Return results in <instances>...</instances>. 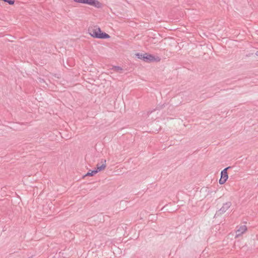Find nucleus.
<instances>
[{
    "instance_id": "obj_1",
    "label": "nucleus",
    "mask_w": 258,
    "mask_h": 258,
    "mask_svg": "<svg viewBox=\"0 0 258 258\" xmlns=\"http://www.w3.org/2000/svg\"><path fill=\"white\" fill-rule=\"evenodd\" d=\"M88 33L92 38L100 39H107L110 36L103 31L100 27L96 25H90L88 28Z\"/></svg>"
},
{
    "instance_id": "obj_2",
    "label": "nucleus",
    "mask_w": 258,
    "mask_h": 258,
    "mask_svg": "<svg viewBox=\"0 0 258 258\" xmlns=\"http://www.w3.org/2000/svg\"><path fill=\"white\" fill-rule=\"evenodd\" d=\"M76 3L86 4L96 8L102 7V4L98 0H73Z\"/></svg>"
},
{
    "instance_id": "obj_3",
    "label": "nucleus",
    "mask_w": 258,
    "mask_h": 258,
    "mask_svg": "<svg viewBox=\"0 0 258 258\" xmlns=\"http://www.w3.org/2000/svg\"><path fill=\"white\" fill-rule=\"evenodd\" d=\"M247 230V226L245 225H240L236 227L235 231V237L241 236Z\"/></svg>"
},
{
    "instance_id": "obj_4",
    "label": "nucleus",
    "mask_w": 258,
    "mask_h": 258,
    "mask_svg": "<svg viewBox=\"0 0 258 258\" xmlns=\"http://www.w3.org/2000/svg\"><path fill=\"white\" fill-rule=\"evenodd\" d=\"M229 168V167H227L223 169L221 172V177L219 180V183L220 184H224L228 178V175L227 173V170Z\"/></svg>"
},
{
    "instance_id": "obj_5",
    "label": "nucleus",
    "mask_w": 258,
    "mask_h": 258,
    "mask_svg": "<svg viewBox=\"0 0 258 258\" xmlns=\"http://www.w3.org/2000/svg\"><path fill=\"white\" fill-rule=\"evenodd\" d=\"M144 60L148 62L153 61L158 62L160 60V58L159 57H155L151 54L145 53Z\"/></svg>"
},
{
    "instance_id": "obj_6",
    "label": "nucleus",
    "mask_w": 258,
    "mask_h": 258,
    "mask_svg": "<svg viewBox=\"0 0 258 258\" xmlns=\"http://www.w3.org/2000/svg\"><path fill=\"white\" fill-rule=\"evenodd\" d=\"M106 167V161L104 160L101 164H97L96 166V171H97V173L99 171L104 170Z\"/></svg>"
},
{
    "instance_id": "obj_7",
    "label": "nucleus",
    "mask_w": 258,
    "mask_h": 258,
    "mask_svg": "<svg viewBox=\"0 0 258 258\" xmlns=\"http://www.w3.org/2000/svg\"><path fill=\"white\" fill-rule=\"evenodd\" d=\"M230 206L231 204L229 202L224 204L221 208V211L222 212H225L230 208Z\"/></svg>"
},
{
    "instance_id": "obj_8",
    "label": "nucleus",
    "mask_w": 258,
    "mask_h": 258,
    "mask_svg": "<svg viewBox=\"0 0 258 258\" xmlns=\"http://www.w3.org/2000/svg\"><path fill=\"white\" fill-rule=\"evenodd\" d=\"M97 173V171H96V170L90 171L84 176V177L88 176H92L94 175L95 174H96Z\"/></svg>"
},
{
    "instance_id": "obj_9",
    "label": "nucleus",
    "mask_w": 258,
    "mask_h": 258,
    "mask_svg": "<svg viewBox=\"0 0 258 258\" xmlns=\"http://www.w3.org/2000/svg\"><path fill=\"white\" fill-rule=\"evenodd\" d=\"M135 55L138 58L144 60L145 57V53H138Z\"/></svg>"
},
{
    "instance_id": "obj_10",
    "label": "nucleus",
    "mask_w": 258,
    "mask_h": 258,
    "mask_svg": "<svg viewBox=\"0 0 258 258\" xmlns=\"http://www.w3.org/2000/svg\"><path fill=\"white\" fill-rule=\"evenodd\" d=\"M256 55L258 56V51H256V53H255Z\"/></svg>"
}]
</instances>
